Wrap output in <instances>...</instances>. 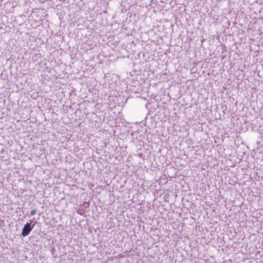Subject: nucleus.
I'll return each mask as SVG.
<instances>
[{
	"mask_svg": "<svg viewBox=\"0 0 263 263\" xmlns=\"http://www.w3.org/2000/svg\"><path fill=\"white\" fill-rule=\"evenodd\" d=\"M33 227H31V223H27L24 227L22 232V236L25 237L29 235L30 232L32 231Z\"/></svg>",
	"mask_w": 263,
	"mask_h": 263,
	"instance_id": "f257e3e1",
	"label": "nucleus"
},
{
	"mask_svg": "<svg viewBox=\"0 0 263 263\" xmlns=\"http://www.w3.org/2000/svg\"><path fill=\"white\" fill-rule=\"evenodd\" d=\"M35 213H36L35 210H32V211L30 212V214H31V215H32H32H34V214H35Z\"/></svg>",
	"mask_w": 263,
	"mask_h": 263,
	"instance_id": "f03ea898",
	"label": "nucleus"
}]
</instances>
